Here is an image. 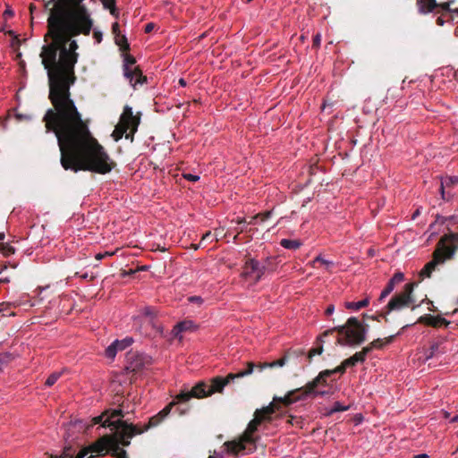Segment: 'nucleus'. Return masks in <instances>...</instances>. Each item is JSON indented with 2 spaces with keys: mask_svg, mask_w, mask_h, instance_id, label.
Listing matches in <instances>:
<instances>
[{
  "mask_svg": "<svg viewBox=\"0 0 458 458\" xmlns=\"http://www.w3.org/2000/svg\"><path fill=\"white\" fill-rule=\"evenodd\" d=\"M417 285L418 283L416 282L406 284L401 293L394 294L390 299L387 305L385 307L386 313L389 314L392 311L401 310L411 306V310H414L416 306L413 305L415 302L413 291Z\"/></svg>",
  "mask_w": 458,
  "mask_h": 458,
  "instance_id": "nucleus-9",
  "label": "nucleus"
},
{
  "mask_svg": "<svg viewBox=\"0 0 458 458\" xmlns=\"http://www.w3.org/2000/svg\"><path fill=\"white\" fill-rule=\"evenodd\" d=\"M105 8L109 9L112 14L115 13V0H102Z\"/></svg>",
  "mask_w": 458,
  "mask_h": 458,
  "instance_id": "nucleus-39",
  "label": "nucleus"
},
{
  "mask_svg": "<svg viewBox=\"0 0 458 458\" xmlns=\"http://www.w3.org/2000/svg\"><path fill=\"white\" fill-rule=\"evenodd\" d=\"M151 364V358L138 352H129L126 354L125 370L133 374L142 371Z\"/></svg>",
  "mask_w": 458,
  "mask_h": 458,
  "instance_id": "nucleus-13",
  "label": "nucleus"
},
{
  "mask_svg": "<svg viewBox=\"0 0 458 458\" xmlns=\"http://www.w3.org/2000/svg\"><path fill=\"white\" fill-rule=\"evenodd\" d=\"M436 22L438 26H443L445 24V20L442 17H438Z\"/></svg>",
  "mask_w": 458,
  "mask_h": 458,
  "instance_id": "nucleus-62",
  "label": "nucleus"
},
{
  "mask_svg": "<svg viewBox=\"0 0 458 458\" xmlns=\"http://www.w3.org/2000/svg\"><path fill=\"white\" fill-rule=\"evenodd\" d=\"M214 235L216 237V241L217 242L219 240V237H222V231L216 230Z\"/></svg>",
  "mask_w": 458,
  "mask_h": 458,
  "instance_id": "nucleus-61",
  "label": "nucleus"
},
{
  "mask_svg": "<svg viewBox=\"0 0 458 458\" xmlns=\"http://www.w3.org/2000/svg\"><path fill=\"white\" fill-rule=\"evenodd\" d=\"M144 324H146L147 327H150V329H144L142 331L143 334H145L147 336L149 337H156L157 335H161L163 333V328L161 325L157 320V318H153V322L149 319L143 321Z\"/></svg>",
  "mask_w": 458,
  "mask_h": 458,
  "instance_id": "nucleus-21",
  "label": "nucleus"
},
{
  "mask_svg": "<svg viewBox=\"0 0 458 458\" xmlns=\"http://www.w3.org/2000/svg\"><path fill=\"white\" fill-rule=\"evenodd\" d=\"M61 376V373L59 372H54L52 373L48 377L47 379L46 380V386H52L53 385H55V383L58 380V378L60 377Z\"/></svg>",
  "mask_w": 458,
  "mask_h": 458,
  "instance_id": "nucleus-37",
  "label": "nucleus"
},
{
  "mask_svg": "<svg viewBox=\"0 0 458 458\" xmlns=\"http://www.w3.org/2000/svg\"><path fill=\"white\" fill-rule=\"evenodd\" d=\"M212 233L210 231L207 232L203 234L200 242L209 240L212 237Z\"/></svg>",
  "mask_w": 458,
  "mask_h": 458,
  "instance_id": "nucleus-56",
  "label": "nucleus"
},
{
  "mask_svg": "<svg viewBox=\"0 0 458 458\" xmlns=\"http://www.w3.org/2000/svg\"><path fill=\"white\" fill-rule=\"evenodd\" d=\"M81 277L84 280H89V281H91L95 278V276L92 275V274H89V273H84L81 276Z\"/></svg>",
  "mask_w": 458,
  "mask_h": 458,
  "instance_id": "nucleus-55",
  "label": "nucleus"
},
{
  "mask_svg": "<svg viewBox=\"0 0 458 458\" xmlns=\"http://www.w3.org/2000/svg\"><path fill=\"white\" fill-rule=\"evenodd\" d=\"M0 252L4 257H9L15 253V249L8 243H0Z\"/></svg>",
  "mask_w": 458,
  "mask_h": 458,
  "instance_id": "nucleus-33",
  "label": "nucleus"
},
{
  "mask_svg": "<svg viewBox=\"0 0 458 458\" xmlns=\"http://www.w3.org/2000/svg\"><path fill=\"white\" fill-rule=\"evenodd\" d=\"M458 243V233H450L444 235L438 242L437 247H442L443 245L446 246H454L457 248L454 243Z\"/></svg>",
  "mask_w": 458,
  "mask_h": 458,
  "instance_id": "nucleus-28",
  "label": "nucleus"
},
{
  "mask_svg": "<svg viewBox=\"0 0 458 458\" xmlns=\"http://www.w3.org/2000/svg\"><path fill=\"white\" fill-rule=\"evenodd\" d=\"M113 255H114V252H109V251L99 252V253L96 254L95 259L97 260H101L106 257H111Z\"/></svg>",
  "mask_w": 458,
  "mask_h": 458,
  "instance_id": "nucleus-46",
  "label": "nucleus"
},
{
  "mask_svg": "<svg viewBox=\"0 0 458 458\" xmlns=\"http://www.w3.org/2000/svg\"><path fill=\"white\" fill-rule=\"evenodd\" d=\"M412 458H428V455L426 454H420L414 455Z\"/></svg>",
  "mask_w": 458,
  "mask_h": 458,
  "instance_id": "nucleus-64",
  "label": "nucleus"
},
{
  "mask_svg": "<svg viewBox=\"0 0 458 458\" xmlns=\"http://www.w3.org/2000/svg\"><path fill=\"white\" fill-rule=\"evenodd\" d=\"M115 43L120 47L122 51L125 52L130 50V45L125 36H122L121 38H116Z\"/></svg>",
  "mask_w": 458,
  "mask_h": 458,
  "instance_id": "nucleus-34",
  "label": "nucleus"
},
{
  "mask_svg": "<svg viewBox=\"0 0 458 458\" xmlns=\"http://www.w3.org/2000/svg\"><path fill=\"white\" fill-rule=\"evenodd\" d=\"M123 425V428L118 430V432H113L109 435H104L99 437L97 441H95L90 445L84 447L81 449L76 455V458H84L89 453H95L98 456H103L106 454H110V451L114 445H115V440L117 437L122 440V446H129L131 439V431H128L125 424Z\"/></svg>",
  "mask_w": 458,
  "mask_h": 458,
  "instance_id": "nucleus-5",
  "label": "nucleus"
},
{
  "mask_svg": "<svg viewBox=\"0 0 458 458\" xmlns=\"http://www.w3.org/2000/svg\"><path fill=\"white\" fill-rule=\"evenodd\" d=\"M305 352L302 349H289L284 356L272 362H264L255 364L252 361L247 362V368L244 370L237 373H229L225 377H215L210 379L209 383L204 380L199 381L190 390L182 389L177 394L172 402L167 404L169 411L174 409V412L179 416H184L191 411L190 401L192 398L202 399L211 396L216 393H223L225 386L236 378H241L250 375L255 368H258L259 371H262L267 368L283 367L289 361H294L298 358L304 356Z\"/></svg>",
  "mask_w": 458,
  "mask_h": 458,
  "instance_id": "nucleus-2",
  "label": "nucleus"
},
{
  "mask_svg": "<svg viewBox=\"0 0 458 458\" xmlns=\"http://www.w3.org/2000/svg\"><path fill=\"white\" fill-rule=\"evenodd\" d=\"M404 280V275L402 272H396L393 277L388 281L385 289L381 292L378 301L382 302L394 289L396 284L402 283Z\"/></svg>",
  "mask_w": 458,
  "mask_h": 458,
  "instance_id": "nucleus-18",
  "label": "nucleus"
},
{
  "mask_svg": "<svg viewBox=\"0 0 458 458\" xmlns=\"http://www.w3.org/2000/svg\"><path fill=\"white\" fill-rule=\"evenodd\" d=\"M437 5L436 0H417L418 10L421 14L431 13Z\"/></svg>",
  "mask_w": 458,
  "mask_h": 458,
  "instance_id": "nucleus-25",
  "label": "nucleus"
},
{
  "mask_svg": "<svg viewBox=\"0 0 458 458\" xmlns=\"http://www.w3.org/2000/svg\"><path fill=\"white\" fill-rule=\"evenodd\" d=\"M305 390L304 386L291 390L284 397H274L273 402L269 404H274L275 412L281 405L287 407L298 401L304 400L309 396V394H304Z\"/></svg>",
  "mask_w": 458,
  "mask_h": 458,
  "instance_id": "nucleus-15",
  "label": "nucleus"
},
{
  "mask_svg": "<svg viewBox=\"0 0 458 458\" xmlns=\"http://www.w3.org/2000/svg\"><path fill=\"white\" fill-rule=\"evenodd\" d=\"M76 449L72 445H68L63 449L59 455L51 454L50 458H76Z\"/></svg>",
  "mask_w": 458,
  "mask_h": 458,
  "instance_id": "nucleus-30",
  "label": "nucleus"
},
{
  "mask_svg": "<svg viewBox=\"0 0 458 458\" xmlns=\"http://www.w3.org/2000/svg\"><path fill=\"white\" fill-rule=\"evenodd\" d=\"M458 183V177H446L443 179L440 182L439 191L441 192L442 199L444 200H449L450 199V193L445 192V188L452 187Z\"/></svg>",
  "mask_w": 458,
  "mask_h": 458,
  "instance_id": "nucleus-23",
  "label": "nucleus"
},
{
  "mask_svg": "<svg viewBox=\"0 0 458 458\" xmlns=\"http://www.w3.org/2000/svg\"><path fill=\"white\" fill-rule=\"evenodd\" d=\"M346 408L342 407L339 403H335V408L333 409L334 411H345Z\"/></svg>",
  "mask_w": 458,
  "mask_h": 458,
  "instance_id": "nucleus-59",
  "label": "nucleus"
},
{
  "mask_svg": "<svg viewBox=\"0 0 458 458\" xmlns=\"http://www.w3.org/2000/svg\"><path fill=\"white\" fill-rule=\"evenodd\" d=\"M157 310L151 306H147L141 310V314L143 316V321L148 320L150 318V320L153 322V318H157Z\"/></svg>",
  "mask_w": 458,
  "mask_h": 458,
  "instance_id": "nucleus-32",
  "label": "nucleus"
},
{
  "mask_svg": "<svg viewBox=\"0 0 458 458\" xmlns=\"http://www.w3.org/2000/svg\"><path fill=\"white\" fill-rule=\"evenodd\" d=\"M170 413L169 407L165 405L158 413L149 418L148 422L144 426L126 425L128 431H131V438L137 435H140L151 428L158 426Z\"/></svg>",
  "mask_w": 458,
  "mask_h": 458,
  "instance_id": "nucleus-14",
  "label": "nucleus"
},
{
  "mask_svg": "<svg viewBox=\"0 0 458 458\" xmlns=\"http://www.w3.org/2000/svg\"><path fill=\"white\" fill-rule=\"evenodd\" d=\"M11 360V354L0 353V372L3 369V366Z\"/></svg>",
  "mask_w": 458,
  "mask_h": 458,
  "instance_id": "nucleus-41",
  "label": "nucleus"
},
{
  "mask_svg": "<svg viewBox=\"0 0 458 458\" xmlns=\"http://www.w3.org/2000/svg\"><path fill=\"white\" fill-rule=\"evenodd\" d=\"M136 63V59L131 55L126 54L123 58V75L129 81L130 84L135 89L140 84L147 82V77L143 75L139 66L131 68Z\"/></svg>",
  "mask_w": 458,
  "mask_h": 458,
  "instance_id": "nucleus-12",
  "label": "nucleus"
},
{
  "mask_svg": "<svg viewBox=\"0 0 458 458\" xmlns=\"http://www.w3.org/2000/svg\"><path fill=\"white\" fill-rule=\"evenodd\" d=\"M273 413L274 404H269L267 407L256 410L254 418L249 422L241 438L239 440L227 441L225 443L224 445L226 447L227 452L233 455H238L245 451L247 453L254 452L258 439V437H254V433L263 421L271 420Z\"/></svg>",
  "mask_w": 458,
  "mask_h": 458,
  "instance_id": "nucleus-3",
  "label": "nucleus"
},
{
  "mask_svg": "<svg viewBox=\"0 0 458 458\" xmlns=\"http://www.w3.org/2000/svg\"><path fill=\"white\" fill-rule=\"evenodd\" d=\"M287 421L290 424L294 425V424H298L300 422V419L297 417L291 416Z\"/></svg>",
  "mask_w": 458,
  "mask_h": 458,
  "instance_id": "nucleus-58",
  "label": "nucleus"
},
{
  "mask_svg": "<svg viewBox=\"0 0 458 458\" xmlns=\"http://www.w3.org/2000/svg\"><path fill=\"white\" fill-rule=\"evenodd\" d=\"M455 252L456 247L454 246H437V249L434 250L432 254V260L428 262L420 272L419 276L420 277V280H422L424 277L429 278L433 271H435L437 265L443 264L446 259H452Z\"/></svg>",
  "mask_w": 458,
  "mask_h": 458,
  "instance_id": "nucleus-10",
  "label": "nucleus"
},
{
  "mask_svg": "<svg viewBox=\"0 0 458 458\" xmlns=\"http://www.w3.org/2000/svg\"><path fill=\"white\" fill-rule=\"evenodd\" d=\"M93 21H85L49 13L47 42L40 57L47 71L49 95L53 108L47 110L43 122L46 131L54 132L60 149V163L64 170L90 171L100 174L110 173L116 163L91 134L74 101L71 87L75 83V64L79 59V45L72 38L88 36Z\"/></svg>",
  "mask_w": 458,
  "mask_h": 458,
  "instance_id": "nucleus-1",
  "label": "nucleus"
},
{
  "mask_svg": "<svg viewBox=\"0 0 458 458\" xmlns=\"http://www.w3.org/2000/svg\"><path fill=\"white\" fill-rule=\"evenodd\" d=\"M132 338L130 337H126L121 341L115 340L106 349V356L113 360L115 357L117 352L120 351L118 349L120 344H124V346H130L132 344Z\"/></svg>",
  "mask_w": 458,
  "mask_h": 458,
  "instance_id": "nucleus-22",
  "label": "nucleus"
},
{
  "mask_svg": "<svg viewBox=\"0 0 458 458\" xmlns=\"http://www.w3.org/2000/svg\"><path fill=\"white\" fill-rule=\"evenodd\" d=\"M123 417L124 412L122 409L106 410L102 414L92 418L87 429L98 424L101 428H108L112 432H118V430L123 428L121 422L126 425H133L123 420Z\"/></svg>",
  "mask_w": 458,
  "mask_h": 458,
  "instance_id": "nucleus-7",
  "label": "nucleus"
},
{
  "mask_svg": "<svg viewBox=\"0 0 458 458\" xmlns=\"http://www.w3.org/2000/svg\"><path fill=\"white\" fill-rule=\"evenodd\" d=\"M368 325H363L357 318L351 317L343 326L335 327L324 332V336L337 333L335 344L336 345H360L366 340Z\"/></svg>",
  "mask_w": 458,
  "mask_h": 458,
  "instance_id": "nucleus-4",
  "label": "nucleus"
},
{
  "mask_svg": "<svg viewBox=\"0 0 458 458\" xmlns=\"http://www.w3.org/2000/svg\"><path fill=\"white\" fill-rule=\"evenodd\" d=\"M93 38L96 39V41L98 43H100L102 41V38H103V35L100 31H98V30H94L93 32Z\"/></svg>",
  "mask_w": 458,
  "mask_h": 458,
  "instance_id": "nucleus-49",
  "label": "nucleus"
},
{
  "mask_svg": "<svg viewBox=\"0 0 458 458\" xmlns=\"http://www.w3.org/2000/svg\"><path fill=\"white\" fill-rule=\"evenodd\" d=\"M235 222H236L238 225H240V226H241V227H244V228L247 230V228H246V226H245V224H246V220H245V218H240V217H238V218L235 220Z\"/></svg>",
  "mask_w": 458,
  "mask_h": 458,
  "instance_id": "nucleus-57",
  "label": "nucleus"
},
{
  "mask_svg": "<svg viewBox=\"0 0 458 458\" xmlns=\"http://www.w3.org/2000/svg\"><path fill=\"white\" fill-rule=\"evenodd\" d=\"M394 337L395 335H390L388 337H386L385 339L377 338L369 343L367 346L363 347L362 350H368L369 354L374 349H381L385 344L392 343Z\"/></svg>",
  "mask_w": 458,
  "mask_h": 458,
  "instance_id": "nucleus-24",
  "label": "nucleus"
},
{
  "mask_svg": "<svg viewBox=\"0 0 458 458\" xmlns=\"http://www.w3.org/2000/svg\"><path fill=\"white\" fill-rule=\"evenodd\" d=\"M267 260L261 263L253 258L246 257L241 276L246 280H252L254 284L259 282L267 268Z\"/></svg>",
  "mask_w": 458,
  "mask_h": 458,
  "instance_id": "nucleus-11",
  "label": "nucleus"
},
{
  "mask_svg": "<svg viewBox=\"0 0 458 458\" xmlns=\"http://www.w3.org/2000/svg\"><path fill=\"white\" fill-rule=\"evenodd\" d=\"M388 314L386 313V310H383L382 312H380L379 314L376 315V316H371L369 317V318L373 319V320H377V321H380V318H385L386 320H387L386 318V316ZM364 318H369V316H367L366 314L363 315Z\"/></svg>",
  "mask_w": 458,
  "mask_h": 458,
  "instance_id": "nucleus-43",
  "label": "nucleus"
},
{
  "mask_svg": "<svg viewBox=\"0 0 458 458\" xmlns=\"http://www.w3.org/2000/svg\"><path fill=\"white\" fill-rule=\"evenodd\" d=\"M153 23H148L145 27V31L146 32H150L152 30H153Z\"/></svg>",
  "mask_w": 458,
  "mask_h": 458,
  "instance_id": "nucleus-60",
  "label": "nucleus"
},
{
  "mask_svg": "<svg viewBox=\"0 0 458 458\" xmlns=\"http://www.w3.org/2000/svg\"><path fill=\"white\" fill-rule=\"evenodd\" d=\"M317 262H319L327 267H328L329 265L332 264L331 261L329 260H327V259H324L321 256H318L315 258V259L313 260V264L317 263Z\"/></svg>",
  "mask_w": 458,
  "mask_h": 458,
  "instance_id": "nucleus-47",
  "label": "nucleus"
},
{
  "mask_svg": "<svg viewBox=\"0 0 458 458\" xmlns=\"http://www.w3.org/2000/svg\"><path fill=\"white\" fill-rule=\"evenodd\" d=\"M321 43V35L319 33L316 34L313 38L312 47L315 48H318Z\"/></svg>",
  "mask_w": 458,
  "mask_h": 458,
  "instance_id": "nucleus-45",
  "label": "nucleus"
},
{
  "mask_svg": "<svg viewBox=\"0 0 458 458\" xmlns=\"http://www.w3.org/2000/svg\"><path fill=\"white\" fill-rule=\"evenodd\" d=\"M236 235L233 237V242H237L239 234L246 231L244 227L235 228Z\"/></svg>",
  "mask_w": 458,
  "mask_h": 458,
  "instance_id": "nucleus-52",
  "label": "nucleus"
},
{
  "mask_svg": "<svg viewBox=\"0 0 458 458\" xmlns=\"http://www.w3.org/2000/svg\"><path fill=\"white\" fill-rule=\"evenodd\" d=\"M140 123V113L134 115L132 108L128 105L124 106L120 121L112 133L114 140L118 141L124 136L126 140L133 141V137L138 131Z\"/></svg>",
  "mask_w": 458,
  "mask_h": 458,
  "instance_id": "nucleus-6",
  "label": "nucleus"
},
{
  "mask_svg": "<svg viewBox=\"0 0 458 458\" xmlns=\"http://www.w3.org/2000/svg\"><path fill=\"white\" fill-rule=\"evenodd\" d=\"M452 3H453V1H447V2H445L442 4H438L437 6H439L444 11L458 14V8H454V9L450 8V5Z\"/></svg>",
  "mask_w": 458,
  "mask_h": 458,
  "instance_id": "nucleus-38",
  "label": "nucleus"
},
{
  "mask_svg": "<svg viewBox=\"0 0 458 458\" xmlns=\"http://www.w3.org/2000/svg\"><path fill=\"white\" fill-rule=\"evenodd\" d=\"M332 376V372L329 371V369L322 370L318 373V375L311 381L308 382L304 388L306 389L304 391V394L310 395L315 392V389L318 386H328L327 378Z\"/></svg>",
  "mask_w": 458,
  "mask_h": 458,
  "instance_id": "nucleus-16",
  "label": "nucleus"
},
{
  "mask_svg": "<svg viewBox=\"0 0 458 458\" xmlns=\"http://www.w3.org/2000/svg\"><path fill=\"white\" fill-rule=\"evenodd\" d=\"M21 44V40L19 38L18 35H14V38H13L11 42V47L14 49H18Z\"/></svg>",
  "mask_w": 458,
  "mask_h": 458,
  "instance_id": "nucleus-44",
  "label": "nucleus"
},
{
  "mask_svg": "<svg viewBox=\"0 0 458 458\" xmlns=\"http://www.w3.org/2000/svg\"><path fill=\"white\" fill-rule=\"evenodd\" d=\"M13 15H14L13 11L12 9H10L9 7H7V9L3 13V16H4V19L11 18Z\"/></svg>",
  "mask_w": 458,
  "mask_h": 458,
  "instance_id": "nucleus-50",
  "label": "nucleus"
},
{
  "mask_svg": "<svg viewBox=\"0 0 458 458\" xmlns=\"http://www.w3.org/2000/svg\"><path fill=\"white\" fill-rule=\"evenodd\" d=\"M312 394H318V395L324 396V395L327 394V391H316L315 390V392Z\"/></svg>",
  "mask_w": 458,
  "mask_h": 458,
  "instance_id": "nucleus-63",
  "label": "nucleus"
},
{
  "mask_svg": "<svg viewBox=\"0 0 458 458\" xmlns=\"http://www.w3.org/2000/svg\"><path fill=\"white\" fill-rule=\"evenodd\" d=\"M271 215H272V210L266 211L264 213H259L252 216V220H257L259 218L262 222H264V221L267 220L268 218H270Z\"/></svg>",
  "mask_w": 458,
  "mask_h": 458,
  "instance_id": "nucleus-40",
  "label": "nucleus"
},
{
  "mask_svg": "<svg viewBox=\"0 0 458 458\" xmlns=\"http://www.w3.org/2000/svg\"><path fill=\"white\" fill-rule=\"evenodd\" d=\"M188 300L190 302L198 303V304L202 303V299L199 296H191Z\"/></svg>",
  "mask_w": 458,
  "mask_h": 458,
  "instance_id": "nucleus-51",
  "label": "nucleus"
},
{
  "mask_svg": "<svg viewBox=\"0 0 458 458\" xmlns=\"http://www.w3.org/2000/svg\"><path fill=\"white\" fill-rule=\"evenodd\" d=\"M368 355V350H361L360 352H357L352 357L344 360V365L348 367H353L358 362H364L366 360V356Z\"/></svg>",
  "mask_w": 458,
  "mask_h": 458,
  "instance_id": "nucleus-26",
  "label": "nucleus"
},
{
  "mask_svg": "<svg viewBox=\"0 0 458 458\" xmlns=\"http://www.w3.org/2000/svg\"><path fill=\"white\" fill-rule=\"evenodd\" d=\"M324 332L317 338L315 342V345L308 352L306 355V360L308 363L312 362V359L316 355H321L324 352L323 344L325 343Z\"/></svg>",
  "mask_w": 458,
  "mask_h": 458,
  "instance_id": "nucleus-19",
  "label": "nucleus"
},
{
  "mask_svg": "<svg viewBox=\"0 0 458 458\" xmlns=\"http://www.w3.org/2000/svg\"><path fill=\"white\" fill-rule=\"evenodd\" d=\"M112 31L114 35L116 36H119V33H120V29H119V24L117 22H114L113 25H112Z\"/></svg>",
  "mask_w": 458,
  "mask_h": 458,
  "instance_id": "nucleus-54",
  "label": "nucleus"
},
{
  "mask_svg": "<svg viewBox=\"0 0 458 458\" xmlns=\"http://www.w3.org/2000/svg\"><path fill=\"white\" fill-rule=\"evenodd\" d=\"M67 0H48L45 2L44 7L50 11L52 6H64Z\"/></svg>",
  "mask_w": 458,
  "mask_h": 458,
  "instance_id": "nucleus-36",
  "label": "nucleus"
},
{
  "mask_svg": "<svg viewBox=\"0 0 458 458\" xmlns=\"http://www.w3.org/2000/svg\"><path fill=\"white\" fill-rule=\"evenodd\" d=\"M347 368H348V366L344 365V360L339 366H337L336 368H335L333 369H329V371L332 372V376L335 373L344 374L346 371Z\"/></svg>",
  "mask_w": 458,
  "mask_h": 458,
  "instance_id": "nucleus-42",
  "label": "nucleus"
},
{
  "mask_svg": "<svg viewBox=\"0 0 458 458\" xmlns=\"http://www.w3.org/2000/svg\"><path fill=\"white\" fill-rule=\"evenodd\" d=\"M121 439L117 437L115 440V445H114L110 451V454L115 458H129L127 452L121 448Z\"/></svg>",
  "mask_w": 458,
  "mask_h": 458,
  "instance_id": "nucleus-27",
  "label": "nucleus"
},
{
  "mask_svg": "<svg viewBox=\"0 0 458 458\" xmlns=\"http://www.w3.org/2000/svg\"><path fill=\"white\" fill-rule=\"evenodd\" d=\"M195 328H196V326L193 323V321H191V320H183V321H181V322L177 323L174 327V328L172 330V333H173L174 337L181 339L182 338V335H181L182 333L188 332V331H193Z\"/></svg>",
  "mask_w": 458,
  "mask_h": 458,
  "instance_id": "nucleus-20",
  "label": "nucleus"
},
{
  "mask_svg": "<svg viewBox=\"0 0 458 458\" xmlns=\"http://www.w3.org/2000/svg\"><path fill=\"white\" fill-rule=\"evenodd\" d=\"M369 304V298L366 297L365 299H363V300H361L360 301H357V302L346 301L344 303V306L348 310H360L362 308L367 307Z\"/></svg>",
  "mask_w": 458,
  "mask_h": 458,
  "instance_id": "nucleus-29",
  "label": "nucleus"
},
{
  "mask_svg": "<svg viewBox=\"0 0 458 458\" xmlns=\"http://www.w3.org/2000/svg\"><path fill=\"white\" fill-rule=\"evenodd\" d=\"M183 177L191 182H197L199 179V175L191 174H184Z\"/></svg>",
  "mask_w": 458,
  "mask_h": 458,
  "instance_id": "nucleus-48",
  "label": "nucleus"
},
{
  "mask_svg": "<svg viewBox=\"0 0 458 458\" xmlns=\"http://www.w3.org/2000/svg\"><path fill=\"white\" fill-rule=\"evenodd\" d=\"M438 349H439V344H433L429 349L425 353V356H426V360H429L435 356L437 355V352H438Z\"/></svg>",
  "mask_w": 458,
  "mask_h": 458,
  "instance_id": "nucleus-35",
  "label": "nucleus"
},
{
  "mask_svg": "<svg viewBox=\"0 0 458 458\" xmlns=\"http://www.w3.org/2000/svg\"><path fill=\"white\" fill-rule=\"evenodd\" d=\"M83 1L84 0H67L64 6H52L50 8V13L85 21H93L87 6L82 4Z\"/></svg>",
  "mask_w": 458,
  "mask_h": 458,
  "instance_id": "nucleus-8",
  "label": "nucleus"
},
{
  "mask_svg": "<svg viewBox=\"0 0 458 458\" xmlns=\"http://www.w3.org/2000/svg\"><path fill=\"white\" fill-rule=\"evenodd\" d=\"M334 310H335V306L333 304H330L327 306V308L325 310V314L327 316H330L334 313Z\"/></svg>",
  "mask_w": 458,
  "mask_h": 458,
  "instance_id": "nucleus-53",
  "label": "nucleus"
},
{
  "mask_svg": "<svg viewBox=\"0 0 458 458\" xmlns=\"http://www.w3.org/2000/svg\"><path fill=\"white\" fill-rule=\"evenodd\" d=\"M280 245L288 250H298L301 246V242L299 240L282 239Z\"/></svg>",
  "mask_w": 458,
  "mask_h": 458,
  "instance_id": "nucleus-31",
  "label": "nucleus"
},
{
  "mask_svg": "<svg viewBox=\"0 0 458 458\" xmlns=\"http://www.w3.org/2000/svg\"><path fill=\"white\" fill-rule=\"evenodd\" d=\"M416 323L437 328L440 327H448L450 321L446 320L445 318L440 316H432L430 314H425L423 316H420Z\"/></svg>",
  "mask_w": 458,
  "mask_h": 458,
  "instance_id": "nucleus-17",
  "label": "nucleus"
}]
</instances>
